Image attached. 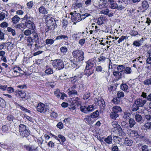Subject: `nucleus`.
<instances>
[{"label":"nucleus","mask_w":151,"mask_h":151,"mask_svg":"<svg viewBox=\"0 0 151 151\" xmlns=\"http://www.w3.org/2000/svg\"><path fill=\"white\" fill-rule=\"evenodd\" d=\"M111 6H110V7L112 9H117V8L118 7V5L116 2H114V3H111L110 4Z\"/></svg>","instance_id":"44"},{"label":"nucleus","mask_w":151,"mask_h":151,"mask_svg":"<svg viewBox=\"0 0 151 151\" xmlns=\"http://www.w3.org/2000/svg\"><path fill=\"white\" fill-rule=\"evenodd\" d=\"M99 114V112L97 110L91 113L90 115L92 118H96L98 117Z\"/></svg>","instance_id":"20"},{"label":"nucleus","mask_w":151,"mask_h":151,"mask_svg":"<svg viewBox=\"0 0 151 151\" xmlns=\"http://www.w3.org/2000/svg\"><path fill=\"white\" fill-rule=\"evenodd\" d=\"M27 5L28 8L30 9L32 8L34 5L33 2L32 1H29L27 3Z\"/></svg>","instance_id":"59"},{"label":"nucleus","mask_w":151,"mask_h":151,"mask_svg":"<svg viewBox=\"0 0 151 151\" xmlns=\"http://www.w3.org/2000/svg\"><path fill=\"white\" fill-rule=\"evenodd\" d=\"M133 45L136 47H139L141 45V44L139 43L138 41L135 40L133 42Z\"/></svg>","instance_id":"57"},{"label":"nucleus","mask_w":151,"mask_h":151,"mask_svg":"<svg viewBox=\"0 0 151 151\" xmlns=\"http://www.w3.org/2000/svg\"><path fill=\"white\" fill-rule=\"evenodd\" d=\"M129 126L130 127H132L135 124V122L134 119H130L129 120Z\"/></svg>","instance_id":"36"},{"label":"nucleus","mask_w":151,"mask_h":151,"mask_svg":"<svg viewBox=\"0 0 151 151\" xmlns=\"http://www.w3.org/2000/svg\"><path fill=\"white\" fill-rule=\"evenodd\" d=\"M69 94L70 96H72L73 95H77V91L74 89V88H72V89L69 92Z\"/></svg>","instance_id":"29"},{"label":"nucleus","mask_w":151,"mask_h":151,"mask_svg":"<svg viewBox=\"0 0 151 151\" xmlns=\"http://www.w3.org/2000/svg\"><path fill=\"white\" fill-rule=\"evenodd\" d=\"M92 0H86L85 2V7H87L93 4Z\"/></svg>","instance_id":"30"},{"label":"nucleus","mask_w":151,"mask_h":151,"mask_svg":"<svg viewBox=\"0 0 151 151\" xmlns=\"http://www.w3.org/2000/svg\"><path fill=\"white\" fill-rule=\"evenodd\" d=\"M147 0H145L142 1L141 3L142 9L143 10H146L149 7V4L147 1Z\"/></svg>","instance_id":"11"},{"label":"nucleus","mask_w":151,"mask_h":151,"mask_svg":"<svg viewBox=\"0 0 151 151\" xmlns=\"http://www.w3.org/2000/svg\"><path fill=\"white\" fill-rule=\"evenodd\" d=\"M45 73L47 75H50L53 73V71L52 69L49 68L45 70Z\"/></svg>","instance_id":"45"},{"label":"nucleus","mask_w":151,"mask_h":151,"mask_svg":"<svg viewBox=\"0 0 151 151\" xmlns=\"http://www.w3.org/2000/svg\"><path fill=\"white\" fill-rule=\"evenodd\" d=\"M98 103L101 106L102 109H104L105 106V102L103 99H101V100L97 101Z\"/></svg>","instance_id":"19"},{"label":"nucleus","mask_w":151,"mask_h":151,"mask_svg":"<svg viewBox=\"0 0 151 151\" xmlns=\"http://www.w3.org/2000/svg\"><path fill=\"white\" fill-rule=\"evenodd\" d=\"M25 26L29 29H34L35 28V24L33 22H25Z\"/></svg>","instance_id":"14"},{"label":"nucleus","mask_w":151,"mask_h":151,"mask_svg":"<svg viewBox=\"0 0 151 151\" xmlns=\"http://www.w3.org/2000/svg\"><path fill=\"white\" fill-rule=\"evenodd\" d=\"M71 119L69 118H68L65 119L63 120V122L65 123L66 125L67 126L68 125L70 122Z\"/></svg>","instance_id":"42"},{"label":"nucleus","mask_w":151,"mask_h":151,"mask_svg":"<svg viewBox=\"0 0 151 151\" xmlns=\"http://www.w3.org/2000/svg\"><path fill=\"white\" fill-rule=\"evenodd\" d=\"M121 89L124 91H127L128 88V86L127 85L124 83H122L120 86Z\"/></svg>","instance_id":"28"},{"label":"nucleus","mask_w":151,"mask_h":151,"mask_svg":"<svg viewBox=\"0 0 151 151\" xmlns=\"http://www.w3.org/2000/svg\"><path fill=\"white\" fill-rule=\"evenodd\" d=\"M132 143L133 141L132 140L129 139L127 137L125 138L124 143L125 145L128 146H131Z\"/></svg>","instance_id":"16"},{"label":"nucleus","mask_w":151,"mask_h":151,"mask_svg":"<svg viewBox=\"0 0 151 151\" xmlns=\"http://www.w3.org/2000/svg\"><path fill=\"white\" fill-rule=\"evenodd\" d=\"M6 14L5 13L2 12L0 14V21L2 20L5 17Z\"/></svg>","instance_id":"61"},{"label":"nucleus","mask_w":151,"mask_h":151,"mask_svg":"<svg viewBox=\"0 0 151 151\" xmlns=\"http://www.w3.org/2000/svg\"><path fill=\"white\" fill-rule=\"evenodd\" d=\"M124 68L123 65H118L117 68L118 70L121 72L124 71Z\"/></svg>","instance_id":"39"},{"label":"nucleus","mask_w":151,"mask_h":151,"mask_svg":"<svg viewBox=\"0 0 151 151\" xmlns=\"http://www.w3.org/2000/svg\"><path fill=\"white\" fill-rule=\"evenodd\" d=\"M112 139L111 136H109L107 138L104 139V141L107 143L109 144H111L112 142Z\"/></svg>","instance_id":"34"},{"label":"nucleus","mask_w":151,"mask_h":151,"mask_svg":"<svg viewBox=\"0 0 151 151\" xmlns=\"http://www.w3.org/2000/svg\"><path fill=\"white\" fill-rule=\"evenodd\" d=\"M39 12L42 14H47V12L46 9L43 6L40 7L39 9Z\"/></svg>","instance_id":"24"},{"label":"nucleus","mask_w":151,"mask_h":151,"mask_svg":"<svg viewBox=\"0 0 151 151\" xmlns=\"http://www.w3.org/2000/svg\"><path fill=\"white\" fill-rule=\"evenodd\" d=\"M147 100L142 98H138L135 100V104L137 105L139 107H142L146 103Z\"/></svg>","instance_id":"7"},{"label":"nucleus","mask_w":151,"mask_h":151,"mask_svg":"<svg viewBox=\"0 0 151 151\" xmlns=\"http://www.w3.org/2000/svg\"><path fill=\"white\" fill-rule=\"evenodd\" d=\"M143 82L145 85L149 86L151 85V78H150L144 80Z\"/></svg>","instance_id":"27"},{"label":"nucleus","mask_w":151,"mask_h":151,"mask_svg":"<svg viewBox=\"0 0 151 151\" xmlns=\"http://www.w3.org/2000/svg\"><path fill=\"white\" fill-rule=\"evenodd\" d=\"M19 132H24L27 131L26 126L24 124H20L19 126Z\"/></svg>","instance_id":"25"},{"label":"nucleus","mask_w":151,"mask_h":151,"mask_svg":"<svg viewBox=\"0 0 151 151\" xmlns=\"http://www.w3.org/2000/svg\"><path fill=\"white\" fill-rule=\"evenodd\" d=\"M124 72L127 74H131L132 73L131 68L129 67H127L124 68Z\"/></svg>","instance_id":"38"},{"label":"nucleus","mask_w":151,"mask_h":151,"mask_svg":"<svg viewBox=\"0 0 151 151\" xmlns=\"http://www.w3.org/2000/svg\"><path fill=\"white\" fill-rule=\"evenodd\" d=\"M95 106L92 105H88L86 106H81L80 108V111L86 114H89L93 111L95 109Z\"/></svg>","instance_id":"3"},{"label":"nucleus","mask_w":151,"mask_h":151,"mask_svg":"<svg viewBox=\"0 0 151 151\" xmlns=\"http://www.w3.org/2000/svg\"><path fill=\"white\" fill-rule=\"evenodd\" d=\"M67 23H68V22L65 19H63V22H62L63 24V26L62 27L63 28H65L67 26Z\"/></svg>","instance_id":"60"},{"label":"nucleus","mask_w":151,"mask_h":151,"mask_svg":"<svg viewBox=\"0 0 151 151\" xmlns=\"http://www.w3.org/2000/svg\"><path fill=\"white\" fill-rule=\"evenodd\" d=\"M60 49L61 52L64 55L66 54L68 51L67 48L65 46L61 47Z\"/></svg>","instance_id":"35"},{"label":"nucleus","mask_w":151,"mask_h":151,"mask_svg":"<svg viewBox=\"0 0 151 151\" xmlns=\"http://www.w3.org/2000/svg\"><path fill=\"white\" fill-rule=\"evenodd\" d=\"M130 114L129 112H125L123 115V118L124 119H128L129 118L130 116Z\"/></svg>","instance_id":"48"},{"label":"nucleus","mask_w":151,"mask_h":151,"mask_svg":"<svg viewBox=\"0 0 151 151\" xmlns=\"http://www.w3.org/2000/svg\"><path fill=\"white\" fill-rule=\"evenodd\" d=\"M92 118L90 116H86L84 119V120L85 122L88 124H93V122L92 120Z\"/></svg>","instance_id":"15"},{"label":"nucleus","mask_w":151,"mask_h":151,"mask_svg":"<svg viewBox=\"0 0 151 151\" xmlns=\"http://www.w3.org/2000/svg\"><path fill=\"white\" fill-rule=\"evenodd\" d=\"M139 106L136 104H135V103L133 104L132 108V110L133 111H136L139 109Z\"/></svg>","instance_id":"37"},{"label":"nucleus","mask_w":151,"mask_h":151,"mask_svg":"<svg viewBox=\"0 0 151 151\" xmlns=\"http://www.w3.org/2000/svg\"><path fill=\"white\" fill-rule=\"evenodd\" d=\"M130 33L131 36H135L138 34V32L137 31L134 30H131Z\"/></svg>","instance_id":"56"},{"label":"nucleus","mask_w":151,"mask_h":151,"mask_svg":"<svg viewBox=\"0 0 151 151\" xmlns=\"http://www.w3.org/2000/svg\"><path fill=\"white\" fill-rule=\"evenodd\" d=\"M113 74L114 76L118 77V79L122 78V73L119 71L114 70L113 72Z\"/></svg>","instance_id":"17"},{"label":"nucleus","mask_w":151,"mask_h":151,"mask_svg":"<svg viewBox=\"0 0 151 151\" xmlns=\"http://www.w3.org/2000/svg\"><path fill=\"white\" fill-rule=\"evenodd\" d=\"M86 40L84 38L80 39L78 41V44L81 47L83 46L85 43Z\"/></svg>","instance_id":"43"},{"label":"nucleus","mask_w":151,"mask_h":151,"mask_svg":"<svg viewBox=\"0 0 151 151\" xmlns=\"http://www.w3.org/2000/svg\"><path fill=\"white\" fill-rule=\"evenodd\" d=\"M112 111L118 114L121 113L122 111V110L121 107L119 106H114L112 109Z\"/></svg>","instance_id":"12"},{"label":"nucleus","mask_w":151,"mask_h":151,"mask_svg":"<svg viewBox=\"0 0 151 151\" xmlns=\"http://www.w3.org/2000/svg\"><path fill=\"white\" fill-rule=\"evenodd\" d=\"M32 19L33 18L31 17L30 15L29 14H26L23 18V19L25 20L26 21H25L29 20H32Z\"/></svg>","instance_id":"41"},{"label":"nucleus","mask_w":151,"mask_h":151,"mask_svg":"<svg viewBox=\"0 0 151 151\" xmlns=\"http://www.w3.org/2000/svg\"><path fill=\"white\" fill-rule=\"evenodd\" d=\"M7 30L9 32H10L12 34V35L13 36H14L15 35V31L12 28L8 27L7 28Z\"/></svg>","instance_id":"40"},{"label":"nucleus","mask_w":151,"mask_h":151,"mask_svg":"<svg viewBox=\"0 0 151 151\" xmlns=\"http://www.w3.org/2000/svg\"><path fill=\"white\" fill-rule=\"evenodd\" d=\"M27 46L29 47H31L33 43V39L31 37H28L27 40Z\"/></svg>","instance_id":"21"},{"label":"nucleus","mask_w":151,"mask_h":151,"mask_svg":"<svg viewBox=\"0 0 151 151\" xmlns=\"http://www.w3.org/2000/svg\"><path fill=\"white\" fill-rule=\"evenodd\" d=\"M6 90L8 93H10L14 92V88L12 87H9L6 88Z\"/></svg>","instance_id":"55"},{"label":"nucleus","mask_w":151,"mask_h":151,"mask_svg":"<svg viewBox=\"0 0 151 151\" xmlns=\"http://www.w3.org/2000/svg\"><path fill=\"white\" fill-rule=\"evenodd\" d=\"M79 1V0H77V2L75 3L74 6L75 8L77 9V8H79L81 7H82L83 6V2L82 1L81 2H78Z\"/></svg>","instance_id":"22"},{"label":"nucleus","mask_w":151,"mask_h":151,"mask_svg":"<svg viewBox=\"0 0 151 151\" xmlns=\"http://www.w3.org/2000/svg\"><path fill=\"white\" fill-rule=\"evenodd\" d=\"M47 145L48 147L51 148H53L55 145V144L54 142L50 141L49 142Z\"/></svg>","instance_id":"64"},{"label":"nucleus","mask_w":151,"mask_h":151,"mask_svg":"<svg viewBox=\"0 0 151 151\" xmlns=\"http://www.w3.org/2000/svg\"><path fill=\"white\" fill-rule=\"evenodd\" d=\"M37 110L40 112L46 113L49 110L48 106L42 103H39L36 107Z\"/></svg>","instance_id":"5"},{"label":"nucleus","mask_w":151,"mask_h":151,"mask_svg":"<svg viewBox=\"0 0 151 151\" xmlns=\"http://www.w3.org/2000/svg\"><path fill=\"white\" fill-rule=\"evenodd\" d=\"M119 116V115L117 113L112 111L110 113V118L113 119H116Z\"/></svg>","instance_id":"18"},{"label":"nucleus","mask_w":151,"mask_h":151,"mask_svg":"<svg viewBox=\"0 0 151 151\" xmlns=\"http://www.w3.org/2000/svg\"><path fill=\"white\" fill-rule=\"evenodd\" d=\"M112 102L115 104L119 103V99L118 97L114 98L112 100Z\"/></svg>","instance_id":"49"},{"label":"nucleus","mask_w":151,"mask_h":151,"mask_svg":"<svg viewBox=\"0 0 151 151\" xmlns=\"http://www.w3.org/2000/svg\"><path fill=\"white\" fill-rule=\"evenodd\" d=\"M96 71L98 72H100L104 73L105 71L103 69L102 67L100 65L97 66L96 68Z\"/></svg>","instance_id":"31"},{"label":"nucleus","mask_w":151,"mask_h":151,"mask_svg":"<svg viewBox=\"0 0 151 151\" xmlns=\"http://www.w3.org/2000/svg\"><path fill=\"white\" fill-rule=\"evenodd\" d=\"M94 70V69L85 68L84 72V74L85 75L89 76L93 73Z\"/></svg>","instance_id":"10"},{"label":"nucleus","mask_w":151,"mask_h":151,"mask_svg":"<svg viewBox=\"0 0 151 151\" xmlns=\"http://www.w3.org/2000/svg\"><path fill=\"white\" fill-rule=\"evenodd\" d=\"M20 19V17L17 15H15L12 19L13 23L14 24H16L18 23Z\"/></svg>","instance_id":"23"},{"label":"nucleus","mask_w":151,"mask_h":151,"mask_svg":"<svg viewBox=\"0 0 151 151\" xmlns=\"http://www.w3.org/2000/svg\"><path fill=\"white\" fill-rule=\"evenodd\" d=\"M135 118L137 122L141 124L144 122L142 117L139 114H136L135 116Z\"/></svg>","instance_id":"13"},{"label":"nucleus","mask_w":151,"mask_h":151,"mask_svg":"<svg viewBox=\"0 0 151 151\" xmlns=\"http://www.w3.org/2000/svg\"><path fill=\"white\" fill-rule=\"evenodd\" d=\"M143 128L144 130H147L151 128V122H147L145 124Z\"/></svg>","instance_id":"33"},{"label":"nucleus","mask_w":151,"mask_h":151,"mask_svg":"<svg viewBox=\"0 0 151 151\" xmlns=\"http://www.w3.org/2000/svg\"><path fill=\"white\" fill-rule=\"evenodd\" d=\"M9 127L6 125H4L2 127V131L6 132L9 130Z\"/></svg>","instance_id":"54"},{"label":"nucleus","mask_w":151,"mask_h":151,"mask_svg":"<svg viewBox=\"0 0 151 151\" xmlns=\"http://www.w3.org/2000/svg\"><path fill=\"white\" fill-rule=\"evenodd\" d=\"M128 37L126 36H122L119 38L118 41V42L119 44L121 42L124 41L125 39H127Z\"/></svg>","instance_id":"46"},{"label":"nucleus","mask_w":151,"mask_h":151,"mask_svg":"<svg viewBox=\"0 0 151 151\" xmlns=\"http://www.w3.org/2000/svg\"><path fill=\"white\" fill-rule=\"evenodd\" d=\"M118 97L120 98L124 97V93L122 91H119L117 93Z\"/></svg>","instance_id":"53"},{"label":"nucleus","mask_w":151,"mask_h":151,"mask_svg":"<svg viewBox=\"0 0 151 151\" xmlns=\"http://www.w3.org/2000/svg\"><path fill=\"white\" fill-rule=\"evenodd\" d=\"M24 34L26 36H29L32 34V32L29 29H27L24 31Z\"/></svg>","instance_id":"50"},{"label":"nucleus","mask_w":151,"mask_h":151,"mask_svg":"<svg viewBox=\"0 0 151 151\" xmlns=\"http://www.w3.org/2000/svg\"><path fill=\"white\" fill-rule=\"evenodd\" d=\"M132 134H134L136 136L137 138H142L145 135L143 133H132Z\"/></svg>","instance_id":"26"},{"label":"nucleus","mask_w":151,"mask_h":151,"mask_svg":"<svg viewBox=\"0 0 151 151\" xmlns=\"http://www.w3.org/2000/svg\"><path fill=\"white\" fill-rule=\"evenodd\" d=\"M72 54L73 57L78 61H83L84 59V52L82 50H74Z\"/></svg>","instance_id":"1"},{"label":"nucleus","mask_w":151,"mask_h":151,"mask_svg":"<svg viewBox=\"0 0 151 151\" xmlns=\"http://www.w3.org/2000/svg\"><path fill=\"white\" fill-rule=\"evenodd\" d=\"M46 25L50 27L51 31H53L57 27L56 21L52 18H50L48 17H46Z\"/></svg>","instance_id":"2"},{"label":"nucleus","mask_w":151,"mask_h":151,"mask_svg":"<svg viewBox=\"0 0 151 151\" xmlns=\"http://www.w3.org/2000/svg\"><path fill=\"white\" fill-rule=\"evenodd\" d=\"M72 37L73 40L77 41L79 40L80 37V36L78 34H73L72 35Z\"/></svg>","instance_id":"52"},{"label":"nucleus","mask_w":151,"mask_h":151,"mask_svg":"<svg viewBox=\"0 0 151 151\" xmlns=\"http://www.w3.org/2000/svg\"><path fill=\"white\" fill-rule=\"evenodd\" d=\"M90 14L88 13H85L83 14H80V18H81V20L84 19L87 17L90 16Z\"/></svg>","instance_id":"47"},{"label":"nucleus","mask_w":151,"mask_h":151,"mask_svg":"<svg viewBox=\"0 0 151 151\" xmlns=\"http://www.w3.org/2000/svg\"><path fill=\"white\" fill-rule=\"evenodd\" d=\"M54 41L53 39L48 38L45 40V43L47 45H50L53 44Z\"/></svg>","instance_id":"32"},{"label":"nucleus","mask_w":151,"mask_h":151,"mask_svg":"<svg viewBox=\"0 0 151 151\" xmlns=\"http://www.w3.org/2000/svg\"><path fill=\"white\" fill-rule=\"evenodd\" d=\"M150 55L149 54V56L147 58L146 60L147 64H148L151 65V57L150 56Z\"/></svg>","instance_id":"58"},{"label":"nucleus","mask_w":151,"mask_h":151,"mask_svg":"<svg viewBox=\"0 0 151 151\" xmlns=\"http://www.w3.org/2000/svg\"><path fill=\"white\" fill-rule=\"evenodd\" d=\"M148 147L147 145H144L142 146L141 148L142 151H148L149 150H148Z\"/></svg>","instance_id":"63"},{"label":"nucleus","mask_w":151,"mask_h":151,"mask_svg":"<svg viewBox=\"0 0 151 151\" xmlns=\"http://www.w3.org/2000/svg\"><path fill=\"white\" fill-rule=\"evenodd\" d=\"M80 14L76 13L74 15H73L71 17L72 22H73V24H76V23L81 20V18H80Z\"/></svg>","instance_id":"6"},{"label":"nucleus","mask_w":151,"mask_h":151,"mask_svg":"<svg viewBox=\"0 0 151 151\" xmlns=\"http://www.w3.org/2000/svg\"><path fill=\"white\" fill-rule=\"evenodd\" d=\"M86 68L93 69L96 66L95 61L94 60H90L86 62Z\"/></svg>","instance_id":"9"},{"label":"nucleus","mask_w":151,"mask_h":151,"mask_svg":"<svg viewBox=\"0 0 151 151\" xmlns=\"http://www.w3.org/2000/svg\"><path fill=\"white\" fill-rule=\"evenodd\" d=\"M32 35L33 37V40H34V41L36 43L35 44V45L36 47H37L38 46V45L40 44L39 38L35 30H32Z\"/></svg>","instance_id":"8"},{"label":"nucleus","mask_w":151,"mask_h":151,"mask_svg":"<svg viewBox=\"0 0 151 151\" xmlns=\"http://www.w3.org/2000/svg\"><path fill=\"white\" fill-rule=\"evenodd\" d=\"M90 96V93H86L83 96V99L84 100H86L89 98Z\"/></svg>","instance_id":"62"},{"label":"nucleus","mask_w":151,"mask_h":151,"mask_svg":"<svg viewBox=\"0 0 151 151\" xmlns=\"http://www.w3.org/2000/svg\"><path fill=\"white\" fill-rule=\"evenodd\" d=\"M19 94L20 96L22 98H25L26 96V93L24 92H22L21 91H19Z\"/></svg>","instance_id":"51"},{"label":"nucleus","mask_w":151,"mask_h":151,"mask_svg":"<svg viewBox=\"0 0 151 151\" xmlns=\"http://www.w3.org/2000/svg\"><path fill=\"white\" fill-rule=\"evenodd\" d=\"M53 67L58 70L62 69L64 67L63 62L60 59L56 60L53 64Z\"/></svg>","instance_id":"4"}]
</instances>
